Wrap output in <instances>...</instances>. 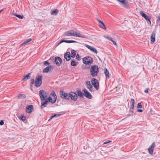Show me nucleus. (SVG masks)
<instances>
[{"label":"nucleus","instance_id":"16","mask_svg":"<svg viewBox=\"0 0 160 160\" xmlns=\"http://www.w3.org/2000/svg\"><path fill=\"white\" fill-rule=\"evenodd\" d=\"M86 85L87 86V88L88 89L91 91H92L93 90V87L91 85L89 81H87L85 82Z\"/></svg>","mask_w":160,"mask_h":160},{"label":"nucleus","instance_id":"3","mask_svg":"<svg viewBox=\"0 0 160 160\" xmlns=\"http://www.w3.org/2000/svg\"><path fill=\"white\" fill-rule=\"evenodd\" d=\"M99 68L97 65H93L90 68V74L92 77H96L97 76L99 70Z\"/></svg>","mask_w":160,"mask_h":160},{"label":"nucleus","instance_id":"41","mask_svg":"<svg viewBox=\"0 0 160 160\" xmlns=\"http://www.w3.org/2000/svg\"><path fill=\"white\" fill-rule=\"evenodd\" d=\"M134 107V105H131L130 108V110L133 109Z\"/></svg>","mask_w":160,"mask_h":160},{"label":"nucleus","instance_id":"47","mask_svg":"<svg viewBox=\"0 0 160 160\" xmlns=\"http://www.w3.org/2000/svg\"><path fill=\"white\" fill-rule=\"evenodd\" d=\"M137 111L138 112H142V110L141 109H137Z\"/></svg>","mask_w":160,"mask_h":160},{"label":"nucleus","instance_id":"45","mask_svg":"<svg viewBox=\"0 0 160 160\" xmlns=\"http://www.w3.org/2000/svg\"><path fill=\"white\" fill-rule=\"evenodd\" d=\"M80 58V57L79 55L78 54H77L76 56V58L77 59H78V60H79Z\"/></svg>","mask_w":160,"mask_h":160},{"label":"nucleus","instance_id":"42","mask_svg":"<svg viewBox=\"0 0 160 160\" xmlns=\"http://www.w3.org/2000/svg\"><path fill=\"white\" fill-rule=\"evenodd\" d=\"M150 90L149 88H147L144 90V92L146 93H147L148 92V91Z\"/></svg>","mask_w":160,"mask_h":160},{"label":"nucleus","instance_id":"46","mask_svg":"<svg viewBox=\"0 0 160 160\" xmlns=\"http://www.w3.org/2000/svg\"><path fill=\"white\" fill-rule=\"evenodd\" d=\"M85 46L89 49L91 47L89 45H87V44L85 45Z\"/></svg>","mask_w":160,"mask_h":160},{"label":"nucleus","instance_id":"44","mask_svg":"<svg viewBox=\"0 0 160 160\" xmlns=\"http://www.w3.org/2000/svg\"><path fill=\"white\" fill-rule=\"evenodd\" d=\"M112 142V141L108 140V141H107V142H104L103 143V144H107V143H109V142Z\"/></svg>","mask_w":160,"mask_h":160},{"label":"nucleus","instance_id":"20","mask_svg":"<svg viewBox=\"0 0 160 160\" xmlns=\"http://www.w3.org/2000/svg\"><path fill=\"white\" fill-rule=\"evenodd\" d=\"M104 73L106 77L107 78L109 79L110 78L109 75V73L108 71L106 68H105L104 69Z\"/></svg>","mask_w":160,"mask_h":160},{"label":"nucleus","instance_id":"17","mask_svg":"<svg viewBox=\"0 0 160 160\" xmlns=\"http://www.w3.org/2000/svg\"><path fill=\"white\" fill-rule=\"evenodd\" d=\"M98 21L99 22V27L104 29H106V26L100 20L98 19Z\"/></svg>","mask_w":160,"mask_h":160},{"label":"nucleus","instance_id":"4","mask_svg":"<svg viewBox=\"0 0 160 160\" xmlns=\"http://www.w3.org/2000/svg\"><path fill=\"white\" fill-rule=\"evenodd\" d=\"M70 34H71V36H75L79 38H86L87 37L84 35L82 34L79 33H78L75 30L74 31L73 30H69Z\"/></svg>","mask_w":160,"mask_h":160},{"label":"nucleus","instance_id":"29","mask_svg":"<svg viewBox=\"0 0 160 160\" xmlns=\"http://www.w3.org/2000/svg\"><path fill=\"white\" fill-rule=\"evenodd\" d=\"M61 114H54L52 115L50 117V119H51L55 117H58L59 116L61 115Z\"/></svg>","mask_w":160,"mask_h":160},{"label":"nucleus","instance_id":"2","mask_svg":"<svg viewBox=\"0 0 160 160\" xmlns=\"http://www.w3.org/2000/svg\"><path fill=\"white\" fill-rule=\"evenodd\" d=\"M52 96L53 97V99L51 98L50 96L48 99H46L44 101H41V108H43L46 107L47 105L49 102H50L52 104L54 103L55 102L57 99V96L55 93L54 92V93L52 94Z\"/></svg>","mask_w":160,"mask_h":160},{"label":"nucleus","instance_id":"14","mask_svg":"<svg viewBox=\"0 0 160 160\" xmlns=\"http://www.w3.org/2000/svg\"><path fill=\"white\" fill-rule=\"evenodd\" d=\"M33 105H28L26 108V112L28 113L31 112L33 109Z\"/></svg>","mask_w":160,"mask_h":160},{"label":"nucleus","instance_id":"11","mask_svg":"<svg viewBox=\"0 0 160 160\" xmlns=\"http://www.w3.org/2000/svg\"><path fill=\"white\" fill-rule=\"evenodd\" d=\"M119 2L120 4L123 7L126 8L129 6L128 2L126 0H117Z\"/></svg>","mask_w":160,"mask_h":160},{"label":"nucleus","instance_id":"18","mask_svg":"<svg viewBox=\"0 0 160 160\" xmlns=\"http://www.w3.org/2000/svg\"><path fill=\"white\" fill-rule=\"evenodd\" d=\"M155 33L156 32L154 31H153L151 36V41L152 42H154L155 41Z\"/></svg>","mask_w":160,"mask_h":160},{"label":"nucleus","instance_id":"26","mask_svg":"<svg viewBox=\"0 0 160 160\" xmlns=\"http://www.w3.org/2000/svg\"><path fill=\"white\" fill-rule=\"evenodd\" d=\"M58 10L55 9L53 11H51L50 13L51 15H56L58 14Z\"/></svg>","mask_w":160,"mask_h":160},{"label":"nucleus","instance_id":"23","mask_svg":"<svg viewBox=\"0 0 160 160\" xmlns=\"http://www.w3.org/2000/svg\"><path fill=\"white\" fill-rule=\"evenodd\" d=\"M32 40L31 38H28L25 41L22 43L21 44V46H22L25 45L26 43L30 42Z\"/></svg>","mask_w":160,"mask_h":160},{"label":"nucleus","instance_id":"21","mask_svg":"<svg viewBox=\"0 0 160 160\" xmlns=\"http://www.w3.org/2000/svg\"><path fill=\"white\" fill-rule=\"evenodd\" d=\"M52 68V67L51 65L43 69V72H48L49 71H50Z\"/></svg>","mask_w":160,"mask_h":160},{"label":"nucleus","instance_id":"43","mask_svg":"<svg viewBox=\"0 0 160 160\" xmlns=\"http://www.w3.org/2000/svg\"><path fill=\"white\" fill-rule=\"evenodd\" d=\"M4 123V122L3 120H1V121L0 122V125H3Z\"/></svg>","mask_w":160,"mask_h":160},{"label":"nucleus","instance_id":"25","mask_svg":"<svg viewBox=\"0 0 160 160\" xmlns=\"http://www.w3.org/2000/svg\"><path fill=\"white\" fill-rule=\"evenodd\" d=\"M26 97V96L25 94H18L17 96V98L20 99L25 98Z\"/></svg>","mask_w":160,"mask_h":160},{"label":"nucleus","instance_id":"38","mask_svg":"<svg viewBox=\"0 0 160 160\" xmlns=\"http://www.w3.org/2000/svg\"><path fill=\"white\" fill-rule=\"evenodd\" d=\"M104 37H105V38L108 39V40H110V41H112V38H111L108 37V36H104Z\"/></svg>","mask_w":160,"mask_h":160},{"label":"nucleus","instance_id":"31","mask_svg":"<svg viewBox=\"0 0 160 160\" xmlns=\"http://www.w3.org/2000/svg\"><path fill=\"white\" fill-rule=\"evenodd\" d=\"M69 31L65 32L64 33V35L66 36H71V34H70Z\"/></svg>","mask_w":160,"mask_h":160},{"label":"nucleus","instance_id":"28","mask_svg":"<svg viewBox=\"0 0 160 160\" xmlns=\"http://www.w3.org/2000/svg\"><path fill=\"white\" fill-rule=\"evenodd\" d=\"M78 63V62H76L74 60H72L71 62V64L72 66H76Z\"/></svg>","mask_w":160,"mask_h":160},{"label":"nucleus","instance_id":"22","mask_svg":"<svg viewBox=\"0 0 160 160\" xmlns=\"http://www.w3.org/2000/svg\"><path fill=\"white\" fill-rule=\"evenodd\" d=\"M31 73H28L26 75L24 76V78L22 79L23 81H26L27 80L29 79L30 78V75H31Z\"/></svg>","mask_w":160,"mask_h":160},{"label":"nucleus","instance_id":"27","mask_svg":"<svg viewBox=\"0 0 160 160\" xmlns=\"http://www.w3.org/2000/svg\"><path fill=\"white\" fill-rule=\"evenodd\" d=\"M89 49L93 52H94L96 54H97L98 53L97 49L92 47H91Z\"/></svg>","mask_w":160,"mask_h":160},{"label":"nucleus","instance_id":"32","mask_svg":"<svg viewBox=\"0 0 160 160\" xmlns=\"http://www.w3.org/2000/svg\"><path fill=\"white\" fill-rule=\"evenodd\" d=\"M76 42L74 40H66V43H73V42Z\"/></svg>","mask_w":160,"mask_h":160},{"label":"nucleus","instance_id":"33","mask_svg":"<svg viewBox=\"0 0 160 160\" xmlns=\"http://www.w3.org/2000/svg\"><path fill=\"white\" fill-rule=\"evenodd\" d=\"M135 103V101L133 99H131L130 100L131 105H134Z\"/></svg>","mask_w":160,"mask_h":160},{"label":"nucleus","instance_id":"9","mask_svg":"<svg viewBox=\"0 0 160 160\" xmlns=\"http://www.w3.org/2000/svg\"><path fill=\"white\" fill-rule=\"evenodd\" d=\"M140 14L147 20V23H149L151 24L150 21V18L146 14L144 13L142 11H141L139 12Z\"/></svg>","mask_w":160,"mask_h":160},{"label":"nucleus","instance_id":"34","mask_svg":"<svg viewBox=\"0 0 160 160\" xmlns=\"http://www.w3.org/2000/svg\"><path fill=\"white\" fill-rule=\"evenodd\" d=\"M20 119L22 121H25L26 119V118L25 116L23 115L21 116L20 117Z\"/></svg>","mask_w":160,"mask_h":160},{"label":"nucleus","instance_id":"10","mask_svg":"<svg viewBox=\"0 0 160 160\" xmlns=\"http://www.w3.org/2000/svg\"><path fill=\"white\" fill-rule=\"evenodd\" d=\"M82 92H83V95L87 98L91 99L92 98V95L86 88L83 89Z\"/></svg>","mask_w":160,"mask_h":160},{"label":"nucleus","instance_id":"1","mask_svg":"<svg viewBox=\"0 0 160 160\" xmlns=\"http://www.w3.org/2000/svg\"><path fill=\"white\" fill-rule=\"evenodd\" d=\"M60 95L62 99L65 100L71 99L74 101H76L78 99V96L76 92H71L68 93L63 91L60 90Z\"/></svg>","mask_w":160,"mask_h":160},{"label":"nucleus","instance_id":"36","mask_svg":"<svg viewBox=\"0 0 160 160\" xmlns=\"http://www.w3.org/2000/svg\"><path fill=\"white\" fill-rule=\"evenodd\" d=\"M66 42V40H63V39H62L58 43L57 45H59V44H61V43H62V42Z\"/></svg>","mask_w":160,"mask_h":160},{"label":"nucleus","instance_id":"40","mask_svg":"<svg viewBox=\"0 0 160 160\" xmlns=\"http://www.w3.org/2000/svg\"><path fill=\"white\" fill-rule=\"evenodd\" d=\"M50 63H49L48 61H45L44 62V65H49Z\"/></svg>","mask_w":160,"mask_h":160},{"label":"nucleus","instance_id":"19","mask_svg":"<svg viewBox=\"0 0 160 160\" xmlns=\"http://www.w3.org/2000/svg\"><path fill=\"white\" fill-rule=\"evenodd\" d=\"M76 92L78 96L80 98H83L84 97V94L78 88L77 89Z\"/></svg>","mask_w":160,"mask_h":160},{"label":"nucleus","instance_id":"50","mask_svg":"<svg viewBox=\"0 0 160 160\" xmlns=\"http://www.w3.org/2000/svg\"><path fill=\"white\" fill-rule=\"evenodd\" d=\"M2 10H2H2H0V13L1 12H2Z\"/></svg>","mask_w":160,"mask_h":160},{"label":"nucleus","instance_id":"15","mask_svg":"<svg viewBox=\"0 0 160 160\" xmlns=\"http://www.w3.org/2000/svg\"><path fill=\"white\" fill-rule=\"evenodd\" d=\"M70 53L69 52H66L64 54V58L67 61H69L71 59Z\"/></svg>","mask_w":160,"mask_h":160},{"label":"nucleus","instance_id":"49","mask_svg":"<svg viewBox=\"0 0 160 160\" xmlns=\"http://www.w3.org/2000/svg\"><path fill=\"white\" fill-rule=\"evenodd\" d=\"M160 20V14H159V16L158 17L157 21H158V20Z\"/></svg>","mask_w":160,"mask_h":160},{"label":"nucleus","instance_id":"30","mask_svg":"<svg viewBox=\"0 0 160 160\" xmlns=\"http://www.w3.org/2000/svg\"><path fill=\"white\" fill-rule=\"evenodd\" d=\"M15 16L20 19H22L24 18V16L23 15H18L17 14H15Z\"/></svg>","mask_w":160,"mask_h":160},{"label":"nucleus","instance_id":"35","mask_svg":"<svg viewBox=\"0 0 160 160\" xmlns=\"http://www.w3.org/2000/svg\"><path fill=\"white\" fill-rule=\"evenodd\" d=\"M137 108H142V106L141 103H138Z\"/></svg>","mask_w":160,"mask_h":160},{"label":"nucleus","instance_id":"12","mask_svg":"<svg viewBox=\"0 0 160 160\" xmlns=\"http://www.w3.org/2000/svg\"><path fill=\"white\" fill-rule=\"evenodd\" d=\"M54 62L57 66H60L62 62V59L59 57H56Z\"/></svg>","mask_w":160,"mask_h":160},{"label":"nucleus","instance_id":"13","mask_svg":"<svg viewBox=\"0 0 160 160\" xmlns=\"http://www.w3.org/2000/svg\"><path fill=\"white\" fill-rule=\"evenodd\" d=\"M155 146V142H153L152 145L150 146L148 149L149 153L151 154H152L153 152L154 148Z\"/></svg>","mask_w":160,"mask_h":160},{"label":"nucleus","instance_id":"48","mask_svg":"<svg viewBox=\"0 0 160 160\" xmlns=\"http://www.w3.org/2000/svg\"><path fill=\"white\" fill-rule=\"evenodd\" d=\"M111 41L113 42V43L115 45H117L115 41H114L112 39V41Z\"/></svg>","mask_w":160,"mask_h":160},{"label":"nucleus","instance_id":"39","mask_svg":"<svg viewBox=\"0 0 160 160\" xmlns=\"http://www.w3.org/2000/svg\"><path fill=\"white\" fill-rule=\"evenodd\" d=\"M30 83L32 84H34L35 83L34 80L33 78H31V79Z\"/></svg>","mask_w":160,"mask_h":160},{"label":"nucleus","instance_id":"6","mask_svg":"<svg viewBox=\"0 0 160 160\" xmlns=\"http://www.w3.org/2000/svg\"><path fill=\"white\" fill-rule=\"evenodd\" d=\"M83 62L85 64H90L92 63L93 60L90 57H84L82 59Z\"/></svg>","mask_w":160,"mask_h":160},{"label":"nucleus","instance_id":"37","mask_svg":"<svg viewBox=\"0 0 160 160\" xmlns=\"http://www.w3.org/2000/svg\"><path fill=\"white\" fill-rule=\"evenodd\" d=\"M131 110H130V112L128 115L129 116H132L133 115V113H134L133 111H131Z\"/></svg>","mask_w":160,"mask_h":160},{"label":"nucleus","instance_id":"24","mask_svg":"<svg viewBox=\"0 0 160 160\" xmlns=\"http://www.w3.org/2000/svg\"><path fill=\"white\" fill-rule=\"evenodd\" d=\"M76 55V51L74 50H72L71 51V57L72 58H74Z\"/></svg>","mask_w":160,"mask_h":160},{"label":"nucleus","instance_id":"5","mask_svg":"<svg viewBox=\"0 0 160 160\" xmlns=\"http://www.w3.org/2000/svg\"><path fill=\"white\" fill-rule=\"evenodd\" d=\"M42 77L41 75H38L36 77L35 81V86L36 87H39L41 85L42 81Z\"/></svg>","mask_w":160,"mask_h":160},{"label":"nucleus","instance_id":"8","mask_svg":"<svg viewBox=\"0 0 160 160\" xmlns=\"http://www.w3.org/2000/svg\"><path fill=\"white\" fill-rule=\"evenodd\" d=\"M92 84L97 90L99 88V84L98 81L95 78H93L91 81Z\"/></svg>","mask_w":160,"mask_h":160},{"label":"nucleus","instance_id":"7","mask_svg":"<svg viewBox=\"0 0 160 160\" xmlns=\"http://www.w3.org/2000/svg\"><path fill=\"white\" fill-rule=\"evenodd\" d=\"M39 95L41 101H44L46 99H47V93L43 90H41L39 92Z\"/></svg>","mask_w":160,"mask_h":160}]
</instances>
